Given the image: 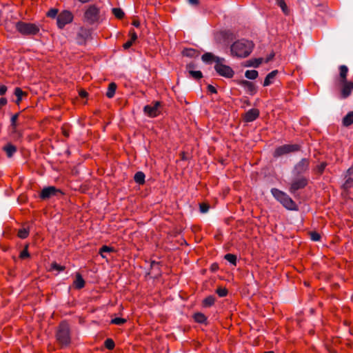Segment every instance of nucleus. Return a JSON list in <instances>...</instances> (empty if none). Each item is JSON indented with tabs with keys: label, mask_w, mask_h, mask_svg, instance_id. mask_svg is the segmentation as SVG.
I'll use <instances>...</instances> for the list:
<instances>
[{
	"label": "nucleus",
	"mask_w": 353,
	"mask_h": 353,
	"mask_svg": "<svg viewBox=\"0 0 353 353\" xmlns=\"http://www.w3.org/2000/svg\"><path fill=\"white\" fill-rule=\"evenodd\" d=\"M278 5L281 8L282 11L285 13H288V7L286 3H285L284 0H279L278 1Z\"/></svg>",
	"instance_id": "obj_42"
},
{
	"label": "nucleus",
	"mask_w": 353,
	"mask_h": 353,
	"mask_svg": "<svg viewBox=\"0 0 353 353\" xmlns=\"http://www.w3.org/2000/svg\"><path fill=\"white\" fill-rule=\"evenodd\" d=\"M14 93L17 98L16 103L19 104L22 100V96L26 94V93L20 88H16Z\"/></svg>",
	"instance_id": "obj_29"
},
{
	"label": "nucleus",
	"mask_w": 353,
	"mask_h": 353,
	"mask_svg": "<svg viewBox=\"0 0 353 353\" xmlns=\"http://www.w3.org/2000/svg\"><path fill=\"white\" fill-rule=\"evenodd\" d=\"M51 269L57 270L58 272H61L65 270V266L61 265L56 262H54L51 264Z\"/></svg>",
	"instance_id": "obj_38"
},
{
	"label": "nucleus",
	"mask_w": 353,
	"mask_h": 353,
	"mask_svg": "<svg viewBox=\"0 0 353 353\" xmlns=\"http://www.w3.org/2000/svg\"><path fill=\"white\" fill-rule=\"evenodd\" d=\"M340 70V81L341 83H346L347 81V74L348 72V68L345 65H342L339 67Z\"/></svg>",
	"instance_id": "obj_20"
},
{
	"label": "nucleus",
	"mask_w": 353,
	"mask_h": 353,
	"mask_svg": "<svg viewBox=\"0 0 353 353\" xmlns=\"http://www.w3.org/2000/svg\"><path fill=\"white\" fill-rule=\"evenodd\" d=\"M8 101L6 99V98H4V97H1L0 99V108L6 105Z\"/></svg>",
	"instance_id": "obj_55"
},
{
	"label": "nucleus",
	"mask_w": 353,
	"mask_h": 353,
	"mask_svg": "<svg viewBox=\"0 0 353 353\" xmlns=\"http://www.w3.org/2000/svg\"><path fill=\"white\" fill-rule=\"evenodd\" d=\"M224 61H220L214 65L215 71L222 77L232 78L234 74V70L229 65L223 64Z\"/></svg>",
	"instance_id": "obj_11"
},
{
	"label": "nucleus",
	"mask_w": 353,
	"mask_h": 353,
	"mask_svg": "<svg viewBox=\"0 0 353 353\" xmlns=\"http://www.w3.org/2000/svg\"><path fill=\"white\" fill-rule=\"evenodd\" d=\"M190 75L194 79H201L203 77V74L200 70H190L188 72Z\"/></svg>",
	"instance_id": "obj_31"
},
{
	"label": "nucleus",
	"mask_w": 353,
	"mask_h": 353,
	"mask_svg": "<svg viewBox=\"0 0 353 353\" xmlns=\"http://www.w3.org/2000/svg\"><path fill=\"white\" fill-rule=\"evenodd\" d=\"M132 41L129 40L123 44V47L124 49L127 50L132 46Z\"/></svg>",
	"instance_id": "obj_50"
},
{
	"label": "nucleus",
	"mask_w": 353,
	"mask_h": 353,
	"mask_svg": "<svg viewBox=\"0 0 353 353\" xmlns=\"http://www.w3.org/2000/svg\"><path fill=\"white\" fill-rule=\"evenodd\" d=\"M56 338L62 347H68L71 343L70 329L68 323L62 321L57 330Z\"/></svg>",
	"instance_id": "obj_3"
},
{
	"label": "nucleus",
	"mask_w": 353,
	"mask_h": 353,
	"mask_svg": "<svg viewBox=\"0 0 353 353\" xmlns=\"http://www.w3.org/2000/svg\"><path fill=\"white\" fill-rule=\"evenodd\" d=\"M274 52H272L270 53L265 59V62L266 63H268L269 61H270L271 60H272V59L274 58Z\"/></svg>",
	"instance_id": "obj_54"
},
{
	"label": "nucleus",
	"mask_w": 353,
	"mask_h": 353,
	"mask_svg": "<svg viewBox=\"0 0 353 353\" xmlns=\"http://www.w3.org/2000/svg\"><path fill=\"white\" fill-rule=\"evenodd\" d=\"M28 245H26L24 250L21 252L20 255H19V257L21 259H25V258H28L30 256V254L28 251Z\"/></svg>",
	"instance_id": "obj_45"
},
{
	"label": "nucleus",
	"mask_w": 353,
	"mask_h": 353,
	"mask_svg": "<svg viewBox=\"0 0 353 353\" xmlns=\"http://www.w3.org/2000/svg\"><path fill=\"white\" fill-rule=\"evenodd\" d=\"M300 150V145L297 144H285L276 148L273 156L275 158L296 152Z\"/></svg>",
	"instance_id": "obj_6"
},
{
	"label": "nucleus",
	"mask_w": 353,
	"mask_h": 353,
	"mask_svg": "<svg viewBox=\"0 0 353 353\" xmlns=\"http://www.w3.org/2000/svg\"><path fill=\"white\" fill-rule=\"evenodd\" d=\"M239 85L246 89V92L250 95H254L257 92V86L254 83L248 80L239 81Z\"/></svg>",
	"instance_id": "obj_15"
},
{
	"label": "nucleus",
	"mask_w": 353,
	"mask_h": 353,
	"mask_svg": "<svg viewBox=\"0 0 353 353\" xmlns=\"http://www.w3.org/2000/svg\"><path fill=\"white\" fill-rule=\"evenodd\" d=\"M310 236L311 240L313 241H319L321 239V235L319 234V233L314 232V231L310 232Z\"/></svg>",
	"instance_id": "obj_39"
},
{
	"label": "nucleus",
	"mask_w": 353,
	"mask_h": 353,
	"mask_svg": "<svg viewBox=\"0 0 353 353\" xmlns=\"http://www.w3.org/2000/svg\"><path fill=\"white\" fill-rule=\"evenodd\" d=\"M259 72L255 70H246L245 72V77L250 80L256 79L258 77Z\"/></svg>",
	"instance_id": "obj_27"
},
{
	"label": "nucleus",
	"mask_w": 353,
	"mask_h": 353,
	"mask_svg": "<svg viewBox=\"0 0 353 353\" xmlns=\"http://www.w3.org/2000/svg\"><path fill=\"white\" fill-rule=\"evenodd\" d=\"M117 89V84L115 83H110L108 85V90L106 92V96L108 98H112L115 94Z\"/></svg>",
	"instance_id": "obj_25"
},
{
	"label": "nucleus",
	"mask_w": 353,
	"mask_h": 353,
	"mask_svg": "<svg viewBox=\"0 0 353 353\" xmlns=\"http://www.w3.org/2000/svg\"><path fill=\"white\" fill-rule=\"evenodd\" d=\"M216 292L220 297H224L228 294V290L226 288L219 287L216 290Z\"/></svg>",
	"instance_id": "obj_37"
},
{
	"label": "nucleus",
	"mask_w": 353,
	"mask_h": 353,
	"mask_svg": "<svg viewBox=\"0 0 353 353\" xmlns=\"http://www.w3.org/2000/svg\"><path fill=\"white\" fill-rule=\"evenodd\" d=\"M310 160L309 159L303 158L297 163H296L292 171V174L295 176H302L309 170Z\"/></svg>",
	"instance_id": "obj_10"
},
{
	"label": "nucleus",
	"mask_w": 353,
	"mask_h": 353,
	"mask_svg": "<svg viewBox=\"0 0 353 353\" xmlns=\"http://www.w3.org/2000/svg\"><path fill=\"white\" fill-rule=\"evenodd\" d=\"M263 353H274V352H272V351H269V352H263Z\"/></svg>",
	"instance_id": "obj_61"
},
{
	"label": "nucleus",
	"mask_w": 353,
	"mask_h": 353,
	"mask_svg": "<svg viewBox=\"0 0 353 353\" xmlns=\"http://www.w3.org/2000/svg\"><path fill=\"white\" fill-rule=\"evenodd\" d=\"M18 117H19V114H14L12 117H11V126L12 128V130L13 132H15V128H16V122L17 121V119H18Z\"/></svg>",
	"instance_id": "obj_43"
},
{
	"label": "nucleus",
	"mask_w": 353,
	"mask_h": 353,
	"mask_svg": "<svg viewBox=\"0 0 353 353\" xmlns=\"http://www.w3.org/2000/svg\"><path fill=\"white\" fill-rule=\"evenodd\" d=\"M105 347L108 350H112L114 347V342L112 339H107L104 342Z\"/></svg>",
	"instance_id": "obj_35"
},
{
	"label": "nucleus",
	"mask_w": 353,
	"mask_h": 353,
	"mask_svg": "<svg viewBox=\"0 0 353 353\" xmlns=\"http://www.w3.org/2000/svg\"><path fill=\"white\" fill-rule=\"evenodd\" d=\"M201 60L203 62L210 64L212 62H215V64H217L220 61H225V59L222 57H219L215 56L212 52H205L201 56Z\"/></svg>",
	"instance_id": "obj_14"
},
{
	"label": "nucleus",
	"mask_w": 353,
	"mask_h": 353,
	"mask_svg": "<svg viewBox=\"0 0 353 353\" xmlns=\"http://www.w3.org/2000/svg\"><path fill=\"white\" fill-rule=\"evenodd\" d=\"M271 193L286 209L294 211L299 210L298 205L285 192L276 188H272Z\"/></svg>",
	"instance_id": "obj_2"
},
{
	"label": "nucleus",
	"mask_w": 353,
	"mask_h": 353,
	"mask_svg": "<svg viewBox=\"0 0 353 353\" xmlns=\"http://www.w3.org/2000/svg\"><path fill=\"white\" fill-rule=\"evenodd\" d=\"M16 29L24 36H34L39 32V26L35 23L18 21L16 23Z\"/></svg>",
	"instance_id": "obj_4"
},
{
	"label": "nucleus",
	"mask_w": 353,
	"mask_h": 353,
	"mask_svg": "<svg viewBox=\"0 0 353 353\" xmlns=\"http://www.w3.org/2000/svg\"><path fill=\"white\" fill-rule=\"evenodd\" d=\"M91 38V30L81 27L79 28L75 39L78 45L82 46L85 45Z\"/></svg>",
	"instance_id": "obj_13"
},
{
	"label": "nucleus",
	"mask_w": 353,
	"mask_h": 353,
	"mask_svg": "<svg viewBox=\"0 0 353 353\" xmlns=\"http://www.w3.org/2000/svg\"><path fill=\"white\" fill-rule=\"evenodd\" d=\"M183 55L188 57H194L197 55L194 49L188 48L183 50Z\"/></svg>",
	"instance_id": "obj_30"
},
{
	"label": "nucleus",
	"mask_w": 353,
	"mask_h": 353,
	"mask_svg": "<svg viewBox=\"0 0 353 353\" xmlns=\"http://www.w3.org/2000/svg\"><path fill=\"white\" fill-rule=\"evenodd\" d=\"M126 322V320L123 318L117 317L111 320V323L116 325H122Z\"/></svg>",
	"instance_id": "obj_41"
},
{
	"label": "nucleus",
	"mask_w": 353,
	"mask_h": 353,
	"mask_svg": "<svg viewBox=\"0 0 353 353\" xmlns=\"http://www.w3.org/2000/svg\"><path fill=\"white\" fill-rule=\"evenodd\" d=\"M259 115V111L257 109H250L245 113L243 120L245 122H252L254 121Z\"/></svg>",
	"instance_id": "obj_16"
},
{
	"label": "nucleus",
	"mask_w": 353,
	"mask_h": 353,
	"mask_svg": "<svg viewBox=\"0 0 353 353\" xmlns=\"http://www.w3.org/2000/svg\"><path fill=\"white\" fill-rule=\"evenodd\" d=\"M342 123L347 127L353 123V112H348L343 119Z\"/></svg>",
	"instance_id": "obj_22"
},
{
	"label": "nucleus",
	"mask_w": 353,
	"mask_h": 353,
	"mask_svg": "<svg viewBox=\"0 0 353 353\" xmlns=\"http://www.w3.org/2000/svg\"><path fill=\"white\" fill-rule=\"evenodd\" d=\"M196 68V65L194 63H190L186 65V70L189 72L190 70H193Z\"/></svg>",
	"instance_id": "obj_47"
},
{
	"label": "nucleus",
	"mask_w": 353,
	"mask_h": 353,
	"mask_svg": "<svg viewBox=\"0 0 353 353\" xmlns=\"http://www.w3.org/2000/svg\"><path fill=\"white\" fill-rule=\"evenodd\" d=\"M73 14L67 10H63L57 16V24L59 29H63L65 25L70 23L73 20Z\"/></svg>",
	"instance_id": "obj_9"
},
{
	"label": "nucleus",
	"mask_w": 353,
	"mask_h": 353,
	"mask_svg": "<svg viewBox=\"0 0 353 353\" xmlns=\"http://www.w3.org/2000/svg\"><path fill=\"white\" fill-rule=\"evenodd\" d=\"M326 166L325 163H321L317 167V170L319 173H322L323 170H325Z\"/></svg>",
	"instance_id": "obj_46"
},
{
	"label": "nucleus",
	"mask_w": 353,
	"mask_h": 353,
	"mask_svg": "<svg viewBox=\"0 0 353 353\" xmlns=\"http://www.w3.org/2000/svg\"><path fill=\"white\" fill-rule=\"evenodd\" d=\"M308 183V179L305 176H296L290 183L289 191L295 195L299 190L303 189Z\"/></svg>",
	"instance_id": "obj_8"
},
{
	"label": "nucleus",
	"mask_w": 353,
	"mask_h": 353,
	"mask_svg": "<svg viewBox=\"0 0 353 353\" xmlns=\"http://www.w3.org/2000/svg\"><path fill=\"white\" fill-rule=\"evenodd\" d=\"M350 179H347V180L345 181V184H344V185L345 186V188H348V187H350Z\"/></svg>",
	"instance_id": "obj_58"
},
{
	"label": "nucleus",
	"mask_w": 353,
	"mask_h": 353,
	"mask_svg": "<svg viewBox=\"0 0 353 353\" xmlns=\"http://www.w3.org/2000/svg\"><path fill=\"white\" fill-rule=\"evenodd\" d=\"M161 103L159 101H154L143 108V112L150 117H156L161 113Z\"/></svg>",
	"instance_id": "obj_12"
},
{
	"label": "nucleus",
	"mask_w": 353,
	"mask_h": 353,
	"mask_svg": "<svg viewBox=\"0 0 353 353\" xmlns=\"http://www.w3.org/2000/svg\"><path fill=\"white\" fill-rule=\"evenodd\" d=\"M99 8L95 5H90L85 11L83 14L84 22L89 25H93L99 21Z\"/></svg>",
	"instance_id": "obj_5"
},
{
	"label": "nucleus",
	"mask_w": 353,
	"mask_h": 353,
	"mask_svg": "<svg viewBox=\"0 0 353 353\" xmlns=\"http://www.w3.org/2000/svg\"><path fill=\"white\" fill-rule=\"evenodd\" d=\"M208 90L211 93H216L217 92L216 89L213 85H208Z\"/></svg>",
	"instance_id": "obj_52"
},
{
	"label": "nucleus",
	"mask_w": 353,
	"mask_h": 353,
	"mask_svg": "<svg viewBox=\"0 0 353 353\" xmlns=\"http://www.w3.org/2000/svg\"><path fill=\"white\" fill-rule=\"evenodd\" d=\"M145 174L143 172L139 171L136 172L134 174V180L137 183L142 185L145 183Z\"/></svg>",
	"instance_id": "obj_24"
},
{
	"label": "nucleus",
	"mask_w": 353,
	"mask_h": 353,
	"mask_svg": "<svg viewBox=\"0 0 353 353\" xmlns=\"http://www.w3.org/2000/svg\"><path fill=\"white\" fill-rule=\"evenodd\" d=\"M8 88L6 85H0V95H4L7 92Z\"/></svg>",
	"instance_id": "obj_49"
},
{
	"label": "nucleus",
	"mask_w": 353,
	"mask_h": 353,
	"mask_svg": "<svg viewBox=\"0 0 353 353\" xmlns=\"http://www.w3.org/2000/svg\"><path fill=\"white\" fill-rule=\"evenodd\" d=\"M114 250L112 248H110V247H108V246H106V245H103L101 249H100V254L101 255V256L103 258H105V256L103 255V252H112Z\"/></svg>",
	"instance_id": "obj_40"
},
{
	"label": "nucleus",
	"mask_w": 353,
	"mask_h": 353,
	"mask_svg": "<svg viewBox=\"0 0 353 353\" xmlns=\"http://www.w3.org/2000/svg\"><path fill=\"white\" fill-rule=\"evenodd\" d=\"M210 206L207 203H201L199 205L200 212L201 213H206L208 212Z\"/></svg>",
	"instance_id": "obj_44"
},
{
	"label": "nucleus",
	"mask_w": 353,
	"mask_h": 353,
	"mask_svg": "<svg viewBox=\"0 0 353 353\" xmlns=\"http://www.w3.org/2000/svg\"><path fill=\"white\" fill-rule=\"evenodd\" d=\"M194 319L199 323H207L206 316L201 312H196L194 314Z\"/></svg>",
	"instance_id": "obj_26"
},
{
	"label": "nucleus",
	"mask_w": 353,
	"mask_h": 353,
	"mask_svg": "<svg viewBox=\"0 0 353 353\" xmlns=\"http://www.w3.org/2000/svg\"><path fill=\"white\" fill-rule=\"evenodd\" d=\"M224 259L229 261L231 264L236 265V256L232 254H227L224 256Z\"/></svg>",
	"instance_id": "obj_32"
},
{
	"label": "nucleus",
	"mask_w": 353,
	"mask_h": 353,
	"mask_svg": "<svg viewBox=\"0 0 353 353\" xmlns=\"http://www.w3.org/2000/svg\"><path fill=\"white\" fill-rule=\"evenodd\" d=\"M88 95V92L84 90H81L79 91V96L82 98H85Z\"/></svg>",
	"instance_id": "obj_53"
},
{
	"label": "nucleus",
	"mask_w": 353,
	"mask_h": 353,
	"mask_svg": "<svg viewBox=\"0 0 353 353\" xmlns=\"http://www.w3.org/2000/svg\"><path fill=\"white\" fill-rule=\"evenodd\" d=\"M59 10L57 9V8H51L48 12H47V16L48 17H50V18H52V19H54V18H57V16L59 15Z\"/></svg>",
	"instance_id": "obj_34"
},
{
	"label": "nucleus",
	"mask_w": 353,
	"mask_h": 353,
	"mask_svg": "<svg viewBox=\"0 0 353 353\" xmlns=\"http://www.w3.org/2000/svg\"><path fill=\"white\" fill-rule=\"evenodd\" d=\"M350 179H347V180L345 181V184H344V185L345 186V188H348V187H350Z\"/></svg>",
	"instance_id": "obj_59"
},
{
	"label": "nucleus",
	"mask_w": 353,
	"mask_h": 353,
	"mask_svg": "<svg viewBox=\"0 0 353 353\" xmlns=\"http://www.w3.org/2000/svg\"><path fill=\"white\" fill-rule=\"evenodd\" d=\"M342 84H343L341 90L342 97L347 98L350 95L351 91L353 90V82L346 81V83H342Z\"/></svg>",
	"instance_id": "obj_17"
},
{
	"label": "nucleus",
	"mask_w": 353,
	"mask_h": 353,
	"mask_svg": "<svg viewBox=\"0 0 353 353\" xmlns=\"http://www.w3.org/2000/svg\"><path fill=\"white\" fill-rule=\"evenodd\" d=\"M218 268H219V265H218L217 263L212 264V265H211L212 271L215 272V271H216L218 270Z\"/></svg>",
	"instance_id": "obj_56"
},
{
	"label": "nucleus",
	"mask_w": 353,
	"mask_h": 353,
	"mask_svg": "<svg viewBox=\"0 0 353 353\" xmlns=\"http://www.w3.org/2000/svg\"><path fill=\"white\" fill-rule=\"evenodd\" d=\"M187 1L190 5L192 6H196L199 3V0H187Z\"/></svg>",
	"instance_id": "obj_51"
},
{
	"label": "nucleus",
	"mask_w": 353,
	"mask_h": 353,
	"mask_svg": "<svg viewBox=\"0 0 353 353\" xmlns=\"http://www.w3.org/2000/svg\"><path fill=\"white\" fill-rule=\"evenodd\" d=\"M262 61V58L250 59L246 61L245 66L257 68L261 63Z\"/></svg>",
	"instance_id": "obj_23"
},
{
	"label": "nucleus",
	"mask_w": 353,
	"mask_h": 353,
	"mask_svg": "<svg viewBox=\"0 0 353 353\" xmlns=\"http://www.w3.org/2000/svg\"><path fill=\"white\" fill-rule=\"evenodd\" d=\"M154 265H158V263L152 261V263H151V266L153 267Z\"/></svg>",
	"instance_id": "obj_60"
},
{
	"label": "nucleus",
	"mask_w": 353,
	"mask_h": 353,
	"mask_svg": "<svg viewBox=\"0 0 353 353\" xmlns=\"http://www.w3.org/2000/svg\"><path fill=\"white\" fill-rule=\"evenodd\" d=\"M74 287L77 289H81L85 285V281L83 279L82 276L79 273H77L76 274V279L74 281L73 283Z\"/></svg>",
	"instance_id": "obj_19"
},
{
	"label": "nucleus",
	"mask_w": 353,
	"mask_h": 353,
	"mask_svg": "<svg viewBox=\"0 0 353 353\" xmlns=\"http://www.w3.org/2000/svg\"><path fill=\"white\" fill-rule=\"evenodd\" d=\"M278 73V70H275L267 74L263 81V86H268L272 83V80L275 78Z\"/></svg>",
	"instance_id": "obj_21"
},
{
	"label": "nucleus",
	"mask_w": 353,
	"mask_h": 353,
	"mask_svg": "<svg viewBox=\"0 0 353 353\" xmlns=\"http://www.w3.org/2000/svg\"><path fill=\"white\" fill-rule=\"evenodd\" d=\"M112 13L118 19H122L124 17V12L119 8H113Z\"/></svg>",
	"instance_id": "obj_33"
},
{
	"label": "nucleus",
	"mask_w": 353,
	"mask_h": 353,
	"mask_svg": "<svg viewBox=\"0 0 353 353\" xmlns=\"http://www.w3.org/2000/svg\"><path fill=\"white\" fill-rule=\"evenodd\" d=\"M29 234V230L26 228H21L19 230L18 236L21 239H26Z\"/></svg>",
	"instance_id": "obj_36"
},
{
	"label": "nucleus",
	"mask_w": 353,
	"mask_h": 353,
	"mask_svg": "<svg viewBox=\"0 0 353 353\" xmlns=\"http://www.w3.org/2000/svg\"><path fill=\"white\" fill-rule=\"evenodd\" d=\"M60 195H63V192L60 189L54 186H48L41 190L39 197L42 200H48L52 197H59Z\"/></svg>",
	"instance_id": "obj_7"
},
{
	"label": "nucleus",
	"mask_w": 353,
	"mask_h": 353,
	"mask_svg": "<svg viewBox=\"0 0 353 353\" xmlns=\"http://www.w3.org/2000/svg\"><path fill=\"white\" fill-rule=\"evenodd\" d=\"M130 33V35H131L130 41H132V42H134L137 39V34H136V32H134V30H131Z\"/></svg>",
	"instance_id": "obj_48"
},
{
	"label": "nucleus",
	"mask_w": 353,
	"mask_h": 353,
	"mask_svg": "<svg viewBox=\"0 0 353 353\" xmlns=\"http://www.w3.org/2000/svg\"><path fill=\"white\" fill-rule=\"evenodd\" d=\"M3 150L6 152L8 158H12L17 152V147L8 143L3 147Z\"/></svg>",
	"instance_id": "obj_18"
},
{
	"label": "nucleus",
	"mask_w": 353,
	"mask_h": 353,
	"mask_svg": "<svg viewBox=\"0 0 353 353\" xmlns=\"http://www.w3.org/2000/svg\"><path fill=\"white\" fill-rule=\"evenodd\" d=\"M215 301V297L214 296H208L203 301V307H210Z\"/></svg>",
	"instance_id": "obj_28"
},
{
	"label": "nucleus",
	"mask_w": 353,
	"mask_h": 353,
	"mask_svg": "<svg viewBox=\"0 0 353 353\" xmlns=\"http://www.w3.org/2000/svg\"><path fill=\"white\" fill-rule=\"evenodd\" d=\"M253 43L248 40H239L234 42L230 48L231 53L238 57H247L250 54L253 48Z\"/></svg>",
	"instance_id": "obj_1"
},
{
	"label": "nucleus",
	"mask_w": 353,
	"mask_h": 353,
	"mask_svg": "<svg viewBox=\"0 0 353 353\" xmlns=\"http://www.w3.org/2000/svg\"><path fill=\"white\" fill-rule=\"evenodd\" d=\"M132 25L137 28H138L139 26H140V23L139 21H134L133 23H132Z\"/></svg>",
	"instance_id": "obj_57"
}]
</instances>
